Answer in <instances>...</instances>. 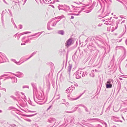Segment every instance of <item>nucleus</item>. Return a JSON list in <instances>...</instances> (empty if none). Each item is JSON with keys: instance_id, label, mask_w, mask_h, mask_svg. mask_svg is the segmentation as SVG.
<instances>
[{"instance_id": "f257e3e1", "label": "nucleus", "mask_w": 127, "mask_h": 127, "mask_svg": "<svg viewBox=\"0 0 127 127\" xmlns=\"http://www.w3.org/2000/svg\"><path fill=\"white\" fill-rule=\"evenodd\" d=\"M110 81H107V84L106 85V87L107 88H111L112 87V85L111 84H110Z\"/></svg>"}, {"instance_id": "f03ea898", "label": "nucleus", "mask_w": 127, "mask_h": 127, "mask_svg": "<svg viewBox=\"0 0 127 127\" xmlns=\"http://www.w3.org/2000/svg\"><path fill=\"white\" fill-rule=\"evenodd\" d=\"M72 41V39H68L66 42L67 45H71Z\"/></svg>"}, {"instance_id": "7ed1b4c3", "label": "nucleus", "mask_w": 127, "mask_h": 127, "mask_svg": "<svg viewBox=\"0 0 127 127\" xmlns=\"http://www.w3.org/2000/svg\"><path fill=\"white\" fill-rule=\"evenodd\" d=\"M59 33L62 35H63L64 33V32L63 31H59Z\"/></svg>"}, {"instance_id": "20e7f679", "label": "nucleus", "mask_w": 127, "mask_h": 127, "mask_svg": "<svg viewBox=\"0 0 127 127\" xmlns=\"http://www.w3.org/2000/svg\"><path fill=\"white\" fill-rule=\"evenodd\" d=\"M73 18H74V17H73V16H71V18L73 19Z\"/></svg>"}]
</instances>
